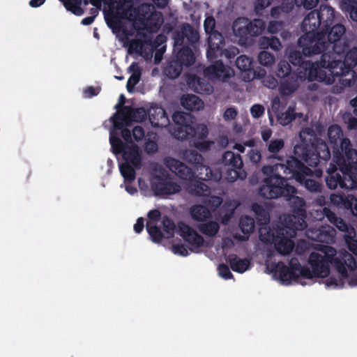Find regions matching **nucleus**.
Instances as JSON below:
<instances>
[{"mask_svg": "<svg viewBox=\"0 0 357 357\" xmlns=\"http://www.w3.org/2000/svg\"><path fill=\"white\" fill-rule=\"evenodd\" d=\"M175 123L174 137L179 140L189 139L192 145L201 151L210 149L211 142L206 141L208 130L204 124L194 125L195 118L183 112H175L172 115Z\"/></svg>", "mask_w": 357, "mask_h": 357, "instance_id": "nucleus-1", "label": "nucleus"}, {"mask_svg": "<svg viewBox=\"0 0 357 357\" xmlns=\"http://www.w3.org/2000/svg\"><path fill=\"white\" fill-rule=\"evenodd\" d=\"M335 53L323 54L321 66L332 70L333 77H339L340 82L344 86L354 85L357 77L355 68L357 66V47L347 52L343 61L335 59Z\"/></svg>", "mask_w": 357, "mask_h": 357, "instance_id": "nucleus-2", "label": "nucleus"}, {"mask_svg": "<svg viewBox=\"0 0 357 357\" xmlns=\"http://www.w3.org/2000/svg\"><path fill=\"white\" fill-rule=\"evenodd\" d=\"M267 166L262 167V172L266 175L262 185L259 188V195L266 199L283 198L290 200L291 197L297 193L296 188L288 183V179L280 172H271L265 169Z\"/></svg>", "mask_w": 357, "mask_h": 357, "instance_id": "nucleus-3", "label": "nucleus"}, {"mask_svg": "<svg viewBox=\"0 0 357 357\" xmlns=\"http://www.w3.org/2000/svg\"><path fill=\"white\" fill-rule=\"evenodd\" d=\"M329 142L333 148V160L340 169H347L346 165L354 159L357 160V150L353 147L350 139L344 136L340 126L334 124L328 129Z\"/></svg>", "mask_w": 357, "mask_h": 357, "instance_id": "nucleus-4", "label": "nucleus"}, {"mask_svg": "<svg viewBox=\"0 0 357 357\" xmlns=\"http://www.w3.org/2000/svg\"><path fill=\"white\" fill-rule=\"evenodd\" d=\"M174 52L177 51L176 58L185 66H190L195 61L192 47L199 41V35L190 24H185L180 31L173 35Z\"/></svg>", "mask_w": 357, "mask_h": 357, "instance_id": "nucleus-5", "label": "nucleus"}, {"mask_svg": "<svg viewBox=\"0 0 357 357\" xmlns=\"http://www.w3.org/2000/svg\"><path fill=\"white\" fill-rule=\"evenodd\" d=\"M295 154L310 167H317L320 162H326L331 157L330 149L325 141L314 137L310 144H301L294 149Z\"/></svg>", "mask_w": 357, "mask_h": 357, "instance_id": "nucleus-6", "label": "nucleus"}, {"mask_svg": "<svg viewBox=\"0 0 357 357\" xmlns=\"http://www.w3.org/2000/svg\"><path fill=\"white\" fill-rule=\"evenodd\" d=\"M324 255L319 252H312L308 258V263L312 268L310 271V278L306 279H312L313 278H324L328 275L330 273V264L333 266V257L336 255V250L331 246H325L323 250Z\"/></svg>", "mask_w": 357, "mask_h": 357, "instance_id": "nucleus-7", "label": "nucleus"}, {"mask_svg": "<svg viewBox=\"0 0 357 357\" xmlns=\"http://www.w3.org/2000/svg\"><path fill=\"white\" fill-rule=\"evenodd\" d=\"M265 169L280 172L284 175L291 174L297 182L303 181L304 176H310L312 173L311 169L294 156H289L273 165H267Z\"/></svg>", "mask_w": 357, "mask_h": 357, "instance_id": "nucleus-8", "label": "nucleus"}, {"mask_svg": "<svg viewBox=\"0 0 357 357\" xmlns=\"http://www.w3.org/2000/svg\"><path fill=\"white\" fill-rule=\"evenodd\" d=\"M327 45L324 32L304 33L298 40V46L302 49L305 56L331 54L332 52H326L328 50Z\"/></svg>", "mask_w": 357, "mask_h": 357, "instance_id": "nucleus-9", "label": "nucleus"}, {"mask_svg": "<svg viewBox=\"0 0 357 357\" xmlns=\"http://www.w3.org/2000/svg\"><path fill=\"white\" fill-rule=\"evenodd\" d=\"M266 28V23L261 19L250 20L245 17H238L234 20L232 29L235 36L240 40L245 43L250 37H256L262 33Z\"/></svg>", "mask_w": 357, "mask_h": 357, "instance_id": "nucleus-10", "label": "nucleus"}, {"mask_svg": "<svg viewBox=\"0 0 357 357\" xmlns=\"http://www.w3.org/2000/svg\"><path fill=\"white\" fill-rule=\"evenodd\" d=\"M275 75L280 79V91L282 94L290 95L298 88V71H294L288 61L281 60L278 63Z\"/></svg>", "mask_w": 357, "mask_h": 357, "instance_id": "nucleus-11", "label": "nucleus"}, {"mask_svg": "<svg viewBox=\"0 0 357 357\" xmlns=\"http://www.w3.org/2000/svg\"><path fill=\"white\" fill-rule=\"evenodd\" d=\"M275 271L278 273L280 280L286 284H289L293 280L303 278H310V269L307 266H302L296 257H291L289 266L284 262H278L275 265Z\"/></svg>", "mask_w": 357, "mask_h": 357, "instance_id": "nucleus-12", "label": "nucleus"}, {"mask_svg": "<svg viewBox=\"0 0 357 357\" xmlns=\"http://www.w3.org/2000/svg\"><path fill=\"white\" fill-rule=\"evenodd\" d=\"M282 227H278L273 236V241L276 250L281 255H286L291 253L294 247V243L291 240L296 236V231H301L296 229L295 225L282 223Z\"/></svg>", "mask_w": 357, "mask_h": 357, "instance_id": "nucleus-13", "label": "nucleus"}, {"mask_svg": "<svg viewBox=\"0 0 357 357\" xmlns=\"http://www.w3.org/2000/svg\"><path fill=\"white\" fill-rule=\"evenodd\" d=\"M291 208V215H288L284 218V223L287 225H295L297 226L296 229L304 230L307 227L305 202L304 199L300 197L296 196L294 194L290 200Z\"/></svg>", "mask_w": 357, "mask_h": 357, "instance_id": "nucleus-14", "label": "nucleus"}, {"mask_svg": "<svg viewBox=\"0 0 357 357\" xmlns=\"http://www.w3.org/2000/svg\"><path fill=\"white\" fill-rule=\"evenodd\" d=\"M345 31L346 29L344 26L341 24L331 25L330 28H327V29L324 28L322 29L320 32H324L326 36L328 50L331 49L333 52V53L337 54H341L346 52L348 45L346 43L342 45L340 42Z\"/></svg>", "mask_w": 357, "mask_h": 357, "instance_id": "nucleus-15", "label": "nucleus"}, {"mask_svg": "<svg viewBox=\"0 0 357 357\" xmlns=\"http://www.w3.org/2000/svg\"><path fill=\"white\" fill-rule=\"evenodd\" d=\"M222 162L227 172L230 181H234L238 178L243 179L245 175L242 176L240 171L243 167V160L239 154L233 151H227L224 153L222 157Z\"/></svg>", "mask_w": 357, "mask_h": 357, "instance_id": "nucleus-16", "label": "nucleus"}, {"mask_svg": "<svg viewBox=\"0 0 357 357\" xmlns=\"http://www.w3.org/2000/svg\"><path fill=\"white\" fill-rule=\"evenodd\" d=\"M333 266L340 273L342 279H346L348 277L347 267L351 271H354L356 268V262L352 254L342 250L334 255Z\"/></svg>", "mask_w": 357, "mask_h": 357, "instance_id": "nucleus-17", "label": "nucleus"}, {"mask_svg": "<svg viewBox=\"0 0 357 357\" xmlns=\"http://www.w3.org/2000/svg\"><path fill=\"white\" fill-rule=\"evenodd\" d=\"M164 164L172 173L183 180L192 181L197 177L192 168L174 158H165Z\"/></svg>", "mask_w": 357, "mask_h": 357, "instance_id": "nucleus-18", "label": "nucleus"}, {"mask_svg": "<svg viewBox=\"0 0 357 357\" xmlns=\"http://www.w3.org/2000/svg\"><path fill=\"white\" fill-rule=\"evenodd\" d=\"M321 62V58L319 61L316 62H312L310 61L303 62L300 66V68H297V71H298V82L305 81L306 79L310 82H312L313 79H316L319 68L327 69L329 72V75L333 77L332 68L331 69L328 67L322 66ZM335 68H333V70Z\"/></svg>", "mask_w": 357, "mask_h": 357, "instance_id": "nucleus-19", "label": "nucleus"}, {"mask_svg": "<svg viewBox=\"0 0 357 357\" xmlns=\"http://www.w3.org/2000/svg\"><path fill=\"white\" fill-rule=\"evenodd\" d=\"M225 38L219 31L211 33L208 38V48L206 56L208 60L213 61L222 56L225 49Z\"/></svg>", "mask_w": 357, "mask_h": 357, "instance_id": "nucleus-20", "label": "nucleus"}, {"mask_svg": "<svg viewBox=\"0 0 357 357\" xmlns=\"http://www.w3.org/2000/svg\"><path fill=\"white\" fill-rule=\"evenodd\" d=\"M178 233L185 242L190 244L192 251H195V250L199 249L204 245V238L194 229L184 222H181L178 223Z\"/></svg>", "mask_w": 357, "mask_h": 357, "instance_id": "nucleus-21", "label": "nucleus"}, {"mask_svg": "<svg viewBox=\"0 0 357 357\" xmlns=\"http://www.w3.org/2000/svg\"><path fill=\"white\" fill-rule=\"evenodd\" d=\"M339 170L340 169H339ZM327 172L328 175L325 180L328 188L331 190L337 188L341 189L348 188L347 182L350 183V181L347 175H344L341 171L338 172L335 166H333L332 169L329 168Z\"/></svg>", "mask_w": 357, "mask_h": 357, "instance_id": "nucleus-22", "label": "nucleus"}, {"mask_svg": "<svg viewBox=\"0 0 357 357\" xmlns=\"http://www.w3.org/2000/svg\"><path fill=\"white\" fill-rule=\"evenodd\" d=\"M231 68L222 63L221 60L216 61L213 64L206 67L204 73L206 77L213 79L225 81L231 77Z\"/></svg>", "mask_w": 357, "mask_h": 357, "instance_id": "nucleus-23", "label": "nucleus"}, {"mask_svg": "<svg viewBox=\"0 0 357 357\" xmlns=\"http://www.w3.org/2000/svg\"><path fill=\"white\" fill-rule=\"evenodd\" d=\"M127 15V12L122 10L119 12V9L116 11H112L111 13L105 16V20L107 26L112 29L114 33L122 31L125 36H128L130 33L128 30L123 26L122 19L125 18Z\"/></svg>", "mask_w": 357, "mask_h": 357, "instance_id": "nucleus-24", "label": "nucleus"}, {"mask_svg": "<svg viewBox=\"0 0 357 357\" xmlns=\"http://www.w3.org/2000/svg\"><path fill=\"white\" fill-rule=\"evenodd\" d=\"M323 21L321 20L317 10L310 12L301 24V29L304 33H317L322 30Z\"/></svg>", "mask_w": 357, "mask_h": 357, "instance_id": "nucleus-25", "label": "nucleus"}, {"mask_svg": "<svg viewBox=\"0 0 357 357\" xmlns=\"http://www.w3.org/2000/svg\"><path fill=\"white\" fill-rule=\"evenodd\" d=\"M156 195H170L179 192L181 187L179 184L174 181H168L165 179L159 178L158 182L152 185Z\"/></svg>", "mask_w": 357, "mask_h": 357, "instance_id": "nucleus-26", "label": "nucleus"}, {"mask_svg": "<svg viewBox=\"0 0 357 357\" xmlns=\"http://www.w3.org/2000/svg\"><path fill=\"white\" fill-rule=\"evenodd\" d=\"M149 119L151 126L155 128H165L169 124V119L165 110L160 107L150 108Z\"/></svg>", "mask_w": 357, "mask_h": 357, "instance_id": "nucleus-27", "label": "nucleus"}, {"mask_svg": "<svg viewBox=\"0 0 357 357\" xmlns=\"http://www.w3.org/2000/svg\"><path fill=\"white\" fill-rule=\"evenodd\" d=\"M122 157L125 162H128L134 166L136 169H140L142 166V157L139 153V147L132 144L127 145L124 147L123 151L121 152Z\"/></svg>", "mask_w": 357, "mask_h": 357, "instance_id": "nucleus-28", "label": "nucleus"}, {"mask_svg": "<svg viewBox=\"0 0 357 357\" xmlns=\"http://www.w3.org/2000/svg\"><path fill=\"white\" fill-rule=\"evenodd\" d=\"M188 84L197 93L211 94L213 91V87L208 82L196 75L189 77Z\"/></svg>", "mask_w": 357, "mask_h": 357, "instance_id": "nucleus-29", "label": "nucleus"}, {"mask_svg": "<svg viewBox=\"0 0 357 357\" xmlns=\"http://www.w3.org/2000/svg\"><path fill=\"white\" fill-rule=\"evenodd\" d=\"M251 208L255 213L257 223L259 225L264 226L270 222V213L267 206L253 203Z\"/></svg>", "mask_w": 357, "mask_h": 357, "instance_id": "nucleus-30", "label": "nucleus"}, {"mask_svg": "<svg viewBox=\"0 0 357 357\" xmlns=\"http://www.w3.org/2000/svg\"><path fill=\"white\" fill-rule=\"evenodd\" d=\"M227 262L234 272L243 273L250 268V260L240 259L236 255L231 254L227 257Z\"/></svg>", "mask_w": 357, "mask_h": 357, "instance_id": "nucleus-31", "label": "nucleus"}, {"mask_svg": "<svg viewBox=\"0 0 357 357\" xmlns=\"http://www.w3.org/2000/svg\"><path fill=\"white\" fill-rule=\"evenodd\" d=\"M183 108L189 111L200 110L204 107V102L196 95L186 94L181 98Z\"/></svg>", "mask_w": 357, "mask_h": 357, "instance_id": "nucleus-32", "label": "nucleus"}, {"mask_svg": "<svg viewBox=\"0 0 357 357\" xmlns=\"http://www.w3.org/2000/svg\"><path fill=\"white\" fill-rule=\"evenodd\" d=\"M318 13L319 17L323 21V26L325 29L330 28L333 25L335 19V10L327 5L321 4L319 10H316Z\"/></svg>", "mask_w": 357, "mask_h": 357, "instance_id": "nucleus-33", "label": "nucleus"}, {"mask_svg": "<svg viewBox=\"0 0 357 357\" xmlns=\"http://www.w3.org/2000/svg\"><path fill=\"white\" fill-rule=\"evenodd\" d=\"M196 170L198 172L199 175V179L201 180H213L218 181L220 180L222 174L220 172H213L209 166L205 165L204 162H202L200 165L196 167Z\"/></svg>", "mask_w": 357, "mask_h": 357, "instance_id": "nucleus-34", "label": "nucleus"}, {"mask_svg": "<svg viewBox=\"0 0 357 357\" xmlns=\"http://www.w3.org/2000/svg\"><path fill=\"white\" fill-rule=\"evenodd\" d=\"M202 181L197 180L196 178L190 181L188 190L190 194L196 196H206L210 193V188Z\"/></svg>", "mask_w": 357, "mask_h": 357, "instance_id": "nucleus-35", "label": "nucleus"}, {"mask_svg": "<svg viewBox=\"0 0 357 357\" xmlns=\"http://www.w3.org/2000/svg\"><path fill=\"white\" fill-rule=\"evenodd\" d=\"M184 66L176 58L169 61L164 68V74L170 79L177 78L183 70Z\"/></svg>", "mask_w": 357, "mask_h": 357, "instance_id": "nucleus-36", "label": "nucleus"}, {"mask_svg": "<svg viewBox=\"0 0 357 357\" xmlns=\"http://www.w3.org/2000/svg\"><path fill=\"white\" fill-rule=\"evenodd\" d=\"M268 151L271 153L268 157L270 159H276L279 162L283 161V158L278 155V153L284 149V141L282 139H271L266 144Z\"/></svg>", "mask_w": 357, "mask_h": 357, "instance_id": "nucleus-37", "label": "nucleus"}, {"mask_svg": "<svg viewBox=\"0 0 357 357\" xmlns=\"http://www.w3.org/2000/svg\"><path fill=\"white\" fill-rule=\"evenodd\" d=\"M192 218L198 222H205L211 218V213L209 209L203 205H195L190 208Z\"/></svg>", "mask_w": 357, "mask_h": 357, "instance_id": "nucleus-38", "label": "nucleus"}, {"mask_svg": "<svg viewBox=\"0 0 357 357\" xmlns=\"http://www.w3.org/2000/svg\"><path fill=\"white\" fill-rule=\"evenodd\" d=\"M347 169H342L340 171L349 176L350 181V187H357V160L354 159L346 165Z\"/></svg>", "mask_w": 357, "mask_h": 357, "instance_id": "nucleus-39", "label": "nucleus"}, {"mask_svg": "<svg viewBox=\"0 0 357 357\" xmlns=\"http://www.w3.org/2000/svg\"><path fill=\"white\" fill-rule=\"evenodd\" d=\"M197 228L204 235L209 237H214L219 231L220 225L215 221H209L205 223L199 224Z\"/></svg>", "mask_w": 357, "mask_h": 357, "instance_id": "nucleus-40", "label": "nucleus"}, {"mask_svg": "<svg viewBox=\"0 0 357 357\" xmlns=\"http://www.w3.org/2000/svg\"><path fill=\"white\" fill-rule=\"evenodd\" d=\"M319 236H316L318 238V242L330 243L333 241L335 235V229L328 226H321L319 227V231H318Z\"/></svg>", "mask_w": 357, "mask_h": 357, "instance_id": "nucleus-41", "label": "nucleus"}, {"mask_svg": "<svg viewBox=\"0 0 357 357\" xmlns=\"http://www.w3.org/2000/svg\"><path fill=\"white\" fill-rule=\"evenodd\" d=\"M181 158L185 162L195 165V167L204 160L202 154L199 153L197 151L192 149L183 151Z\"/></svg>", "mask_w": 357, "mask_h": 357, "instance_id": "nucleus-42", "label": "nucleus"}, {"mask_svg": "<svg viewBox=\"0 0 357 357\" xmlns=\"http://www.w3.org/2000/svg\"><path fill=\"white\" fill-rule=\"evenodd\" d=\"M313 172L310 176H304L303 180L298 182L303 185L309 192H321L322 190V184L319 181L312 178Z\"/></svg>", "mask_w": 357, "mask_h": 357, "instance_id": "nucleus-43", "label": "nucleus"}, {"mask_svg": "<svg viewBox=\"0 0 357 357\" xmlns=\"http://www.w3.org/2000/svg\"><path fill=\"white\" fill-rule=\"evenodd\" d=\"M135 167L128 162H124L119 165L121 176L126 182L131 183L136 177Z\"/></svg>", "mask_w": 357, "mask_h": 357, "instance_id": "nucleus-44", "label": "nucleus"}, {"mask_svg": "<svg viewBox=\"0 0 357 357\" xmlns=\"http://www.w3.org/2000/svg\"><path fill=\"white\" fill-rule=\"evenodd\" d=\"M135 108L130 106L122 105L121 109L118 112L115 113L113 116V123L114 127H118L119 125V120L121 119L119 114L122 115L124 119H128L132 121V115Z\"/></svg>", "mask_w": 357, "mask_h": 357, "instance_id": "nucleus-45", "label": "nucleus"}, {"mask_svg": "<svg viewBox=\"0 0 357 357\" xmlns=\"http://www.w3.org/2000/svg\"><path fill=\"white\" fill-rule=\"evenodd\" d=\"M146 230L151 240L154 243H160L164 238V235L160 229L153 222H146Z\"/></svg>", "mask_w": 357, "mask_h": 357, "instance_id": "nucleus-46", "label": "nucleus"}, {"mask_svg": "<svg viewBox=\"0 0 357 357\" xmlns=\"http://www.w3.org/2000/svg\"><path fill=\"white\" fill-rule=\"evenodd\" d=\"M109 142L112 152L116 155L121 154V152L123 151L124 147L128 145L123 143L114 131L110 132Z\"/></svg>", "mask_w": 357, "mask_h": 357, "instance_id": "nucleus-47", "label": "nucleus"}, {"mask_svg": "<svg viewBox=\"0 0 357 357\" xmlns=\"http://www.w3.org/2000/svg\"><path fill=\"white\" fill-rule=\"evenodd\" d=\"M252 66L251 59L245 55H241L236 60V66L243 73V75H248V73L252 70Z\"/></svg>", "mask_w": 357, "mask_h": 357, "instance_id": "nucleus-48", "label": "nucleus"}, {"mask_svg": "<svg viewBox=\"0 0 357 357\" xmlns=\"http://www.w3.org/2000/svg\"><path fill=\"white\" fill-rule=\"evenodd\" d=\"M297 116L301 117L302 114L296 113L294 107L289 106L286 112L280 114L278 120L281 124L285 126L295 120Z\"/></svg>", "mask_w": 357, "mask_h": 357, "instance_id": "nucleus-49", "label": "nucleus"}, {"mask_svg": "<svg viewBox=\"0 0 357 357\" xmlns=\"http://www.w3.org/2000/svg\"><path fill=\"white\" fill-rule=\"evenodd\" d=\"M342 10L349 13L351 20L357 22V1L344 0L342 3Z\"/></svg>", "mask_w": 357, "mask_h": 357, "instance_id": "nucleus-50", "label": "nucleus"}, {"mask_svg": "<svg viewBox=\"0 0 357 357\" xmlns=\"http://www.w3.org/2000/svg\"><path fill=\"white\" fill-rule=\"evenodd\" d=\"M239 227L244 234H250L255 229V220L252 218L245 215L240 218Z\"/></svg>", "mask_w": 357, "mask_h": 357, "instance_id": "nucleus-51", "label": "nucleus"}, {"mask_svg": "<svg viewBox=\"0 0 357 357\" xmlns=\"http://www.w3.org/2000/svg\"><path fill=\"white\" fill-rule=\"evenodd\" d=\"M294 8V4L291 2H282L280 6L273 7L271 10V15L273 18H278L282 13H288Z\"/></svg>", "mask_w": 357, "mask_h": 357, "instance_id": "nucleus-52", "label": "nucleus"}, {"mask_svg": "<svg viewBox=\"0 0 357 357\" xmlns=\"http://www.w3.org/2000/svg\"><path fill=\"white\" fill-rule=\"evenodd\" d=\"M81 3L82 0H63V5L66 10L78 16L84 13L83 9L80 7Z\"/></svg>", "mask_w": 357, "mask_h": 357, "instance_id": "nucleus-53", "label": "nucleus"}, {"mask_svg": "<svg viewBox=\"0 0 357 357\" xmlns=\"http://www.w3.org/2000/svg\"><path fill=\"white\" fill-rule=\"evenodd\" d=\"M266 75V71L265 69L257 67L254 68L252 67V70L248 73V75H243V80L245 82H250L255 79H261L265 78Z\"/></svg>", "mask_w": 357, "mask_h": 357, "instance_id": "nucleus-54", "label": "nucleus"}, {"mask_svg": "<svg viewBox=\"0 0 357 357\" xmlns=\"http://www.w3.org/2000/svg\"><path fill=\"white\" fill-rule=\"evenodd\" d=\"M162 225L163 231L167 234V236L169 238L173 237L176 229L174 222L168 216L165 215L162 218Z\"/></svg>", "mask_w": 357, "mask_h": 357, "instance_id": "nucleus-55", "label": "nucleus"}, {"mask_svg": "<svg viewBox=\"0 0 357 357\" xmlns=\"http://www.w3.org/2000/svg\"><path fill=\"white\" fill-rule=\"evenodd\" d=\"M141 77V70L137 68L136 70L133 71V73L128 78V80L126 84V88L129 93H131L134 91V88L135 85H137Z\"/></svg>", "mask_w": 357, "mask_h": 357, "instance_id": "nucleus-56", "label": "nucleus"}, {"mask_svg": "<svg viewBox=\"0 0 357 357\" xmlns=\"http://www.w3.org/2000/svg\"><path fill=\"white\" fill-rule=\"evenodd\" d=\"M258 60L261 65L268 67L274 63L275 56L267 51H261L258 55Z\"/></svg>", "mask_w": 357, "mask_h": 357, "instance_id": "nucleus-57", "label": "nucleus"}, {"mask_svg": "<svg viewBox=\"0 0 357 357\" xmlns=\"http://www.w3.org/2000/svg\"><path fill=\"white\" fill-rule=\"evenodd\" d=\"M330 199L331 203L338 206L351 207L352 204L347 202V198L344 195L333 194L331 195Z\"/></svg>", "mask_w": 357, "mask_h": 357, "instance_id": "nucleus-58", "label": "nucleus"}, {"mask_svg": "<svg viewBox=\"0 0 357 357\" xmlns=\"http://www.w3.org/2000/svg\"><path fill=\"white\" fill-rule=\"evenodd\" d=\"M149 116V111L147 112L143 107L135 108L132 121L136 122H142Z\"/></svg>", "mask_w": 357, "mask_h": 357, "instance_id": "nucleus-59", "label": "nucleus"}, {"mask_svg": "<svg viewBox=\"0 0 357 357\" xmlns=\"http://www.w3.org/2000/svg\"><path fill=\"white\" fill-rule=\"evenodd\" d=\"M343 119L349 130L357 129V116H353L351 113H345L343 116Z\"/></svg>", "mask_w": 357, "mask_h": 357, "instance_id": "nucleus-60", "label": "nucleus"}, {"mask_svg": "<svg viewBox=\"0 0 357 357\" xmlns=\"http://www.w3.org/2000/svg\"><path fill=\"white\" fill-rule=\"evenodd\" d=\"M303 56L302 52L294 51L290 53L289 59L291 63L295 66L298 65V68H300L301 63L306 61L303 59Z\"/></svg>", "mask_w": 357, "mask_h": 357, "instance_id": "nucleus-61", "label": "nucleus"}, {"mask_svg": "<svg viewBox=\"0 0 357 357\" xmlns=\"http://www.w3.org/2000/svg\"><path fill=\"white\" fill-rule=\"evenodd\" d=\"M215 20L213 17H207L204 22V28L205 32L208 35H211V33L217 31L215 30Z\"/></svg>", "mask_w": 357, "mask_h": 357, "instance_id": "nucleus-62", "label": "nucleus"}, {"mask_svg": "<svg viewBox=\"0 0 357 357\" xmlns=\"http://www.w3.org/2000/svg\"><path fill=\"white\" fill-rule=\"evenodd\" d=\"M316 79H313V81H318V82H324L327 84H331L336 77H333L331 79L327 74L326 70L323 68H319L317 75L316 77Z\"/></svg>", "mask_w": 357, "mask_h": 357, "instance_id": "nucleus-63", "label": "nucleus"}, {"mask_svg": "<svg viewBox=\"0 0 357 357\" xmlns=\"http://www.w3.org/2000/svg\"><path fill=\"white\" fill-rule=\"evenodd\" d=\"M220 275L225 280H229L234 278L229 266L225 264H221L218 268Z\"/></svg>", "mask_w": 357, "mask_h": 357, "instance_id": "nucleus-64", "label": "nucleus"}]
</instances>
